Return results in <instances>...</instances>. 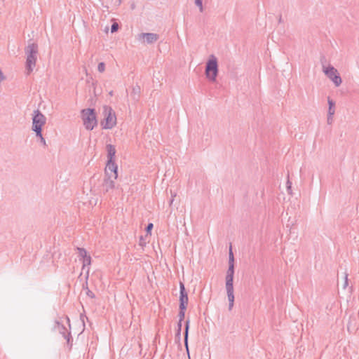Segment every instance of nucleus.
<instances>
[{
  "label": "nucleus",
  "instance_id": "dca6fc26",
  "mask_svg": "<svg viewBox=\"0 0 359 359\" xmlns=\"http://www.w3.org/2000/svg\"><path fill=\"white\" fill-rule=\"evenodd\" d=\"M140 93V88L138 86L133 87L131 95L134 100H138Z\"/></svg>",
  "mask_w": 359,
  "mask_h": 359
},
{
  "label": "nucleus",
  "instance_id": "7c9ffc66",
  "mask_svg": "<svg viewBox=\"0 0 359 359\" xmlns=\"http://www.w3.org/2000/svg\"><path fill=\"white\" fill-rule=\"evenodd\" d=\"M5 79V76L3 74L2 71L0 69V83Z\"/></svg>",
  "mask_w": 359,
  "mask_h": 359
},
{
  "label": "nucleus",
  "instance_id": "c9c22d12",
  "mask_svg": "<svg viewBox=\"0 0 359 359\" xmlns=\"http://www.w3.org/2000/svg\"><path fill=\"white\" fill-rule=\"evenodd\" d=\"M109 95H113V91L109 92Z\"/></svg>",
  "mask_w": 359,
  "mask_h": 359
},
{
  "label": "nucleus",
  "instance_id": "2f4dec72",
  "mask_svg": "<svg viewBox=\"0 0 359 359\" xmlns=\"http://www.w3.org/2000/svg\"><path fill=\"white\" fill-rule=\"evenodd\" d=\"M234 265V258H229V266Z\"/></svg>",
  "mask_w": 359,
  "mask_h": 359
},
{
  "label": "nucleus",
  "instance_id": "9d476101",
  "mask_svg": "<svg viewBox=\"0 0 359 359\" xmlns=\"http://www.w3.org/2000/svg\"><path fill=\"white\" fill-rule=\"evenodd\" d=\"M159 36L157 34L154 33H141L138 34L137 39L142 40L144 39V41L148 44H151L158 40Z\"/></svg>",
  "mask_w": 359,
  "mask_h": 359
},
{
  "label": "nucleus",
  "instance_id": "e433bc0d",
  "mask_svg": "<svg viewBox=\"0 0 359 359\" xmlns=\"http://www.w3.org/2000/svg\"><path fill=\"white\" fill-rule=\"evenodd\" d=\"M173 202V198L170 201V204H172Z\"/></svg>",
  "mask_w": 359,
  "mask_h": 359
},
{
  "label": "nucleus",
  "instance_id": "4468645a",
  "mask_svg": "<svg viewBox=\"0 0 359 359\" xmlns=\"http://www.w3.org/2000/svg\"><path fill=\"white\" fill-rule=\"evenodd\" d=\"M189 329V320H187L186 321V325H185V328H184V345L186 346V348H187V351L188 353H189V348H188Z\"/></svg>",
  "mask_w": 359,
  "mask_h": 359
},
{
  "label": "nucleus",
  "instance_id": "a878e982",
  "mask_svg": "<svg viewBox=\"0 0 359 359\" xmlns=\"http://www.w3.org/2000/svg\"><path fill=\"white\" fill-rule=\"evenodd\" d=\"M291 188H292V183L290 182L289 180H287V190L288 194H292Z\"/></svg>",
  "mask_w": 359,
  "mask_h": 359
},
{
  "label": "nucleus",
  "instance_id": "393cba45",
  "mask_svg": "<svg viewBox=\"0 0 359 359\" xmlns=\"http://www.w3.org/2000/svg\"><path fill=\"white\" fill-rule=\"evenodd\" d=\"M36 135L40 138L41 143L43 144L44 146H46V140L42 135V133L40 132L39 135Z\"/></svg>",
  "mask_w": 359,
  "mask_h": 359
},
{
  "label": "nucleus",
  "instance_id": "9b49d317",
  "mask_svg": "<svg viewBox=\"0 0 359 359\" xmlns=\"http://www.w3.org/2000/svg\"><path fill=\"white\" fill-rule=\"evenodd\" d=\"M54 328L55 330H57L62 335V337L67 339V343L69 344L70 340L72 339L71 333L67 331L65 325L59 321H56Z\"/></svg>",
  "mask_w": 359,
  "mask_h": 359
},
{
  "label": "nucleus",
  "instance_id": "0eeeda50",
  "mask_svg": "<svg viewBox=\"0 0 359 359\" xmlns=\"http://www.w3.org/2000/svg\"><path fill=\"white\" fill-rule=\"evenodd\" d=\"M226 290L229 301V309L231 310L234 303L233 276L226 275Z\"/></svg>",
  "mask_w": 359,
  "mask_h": 359
},
{
  "label": "nucleus",
  "instance_id": "2eb2a0df",
  "mask_svg": "<svg viewBox=\"0 0 359 359\" xmlns=\"http://www.w3.org/2000/svg\"><path fill=\"white\" fill-rule=\"evenodd\" d=\"M327 102H328V105H329L328 114H334L335 102L332 100H331L330 97H328V99H327Z\"/></svg>",
  "mask_w": 359,
  "mask_h": 359
},
{
  "label": "nucleus",
  "instance_id": "72a5a7b5",
  "mask_svg": "<svg viewBox=\"0 0 359 359\" xmlns=\"http://www.w3.org/2000/svg\"><path fill=\"white\" fill-rule=\"evenodd\" d=\"M122 2H123V0H118V1H116V5L117 6H119L122 4Z\"/></svg>",
  "mask_w": 359,
  "mask_h": 359
},
{
  "label": "nucleus",
  "instance_id": "b1692460",
  "mask_svg": "<svg viewBox=\"0 0 359 359\" xmlns=\"http://www.w3.org/2000/svg\"><path fill=\"white\" fill-rule=\"evenodd\" d=\"M348 274L347 273H346L345 276H344V285H343L344 289H345L348 286Z\"/></svg>",
  "mask_w": 359,
  "mask_h": 359
},
{
  "label": "nucleus",
  "instance_id": "7ed1b4c3",
  "mask_svg": "<svg viewBox=\"0 0 359 359\" xmlns=\"http://www.w3.org/2000/svg\"><path fill=\"white\" fill-rule=\"evenodd\" d=\"M104 120L101 122L103 129H111L116 124V116L112 108L109 106L103 107Z\"/></svg>",
  "mask_w": 359,
  "mask_h": 359
},
{
  "label": "nucleus",
  "instance_id": "f257e3e1",
  "mask_svg": "<svg viewBox=\"0 0 359 359\" xmlns=\"http://www.w3.org/2000/svg\"><path fill=\"white\" fill-rule=\"evenodd\" d=\"M38 52V44L29 41L27 46L25 48V53L26 55L25 70L27 75L30 74L36 66Z\"/></svg>",
  "mask_w": 359,
  "mask_h": 359
},
{
  "label": "nucleus",
  "instance_id": "f03ea898",
  "mask_svg": "<svg viewBox=\"0 0 359 359\" xmlns=\"http://www.w3.org/2000/svg\"><path fill=\"white\" fill-rule=\"evenodd\" d=\"M81 116L83 126L87 130H93L97 126L95 110L94 109H83L81 111Z\"/></svg>",
  "mask_w": 359,
  "mask_h": 359
},
{
  "label": "nucleus",
  "instance_id": "5701e85b",
  "mask_svg": "<svg viewBox=\"0 0 359 359\" xmlns=\"http://www.w3.org/2000/svg\"><path fill=\"white\" fill-rule=\"evenodd\" d=\"M118 29V25L117 22H114L111 27V33L116 32Z\"/></svg>",
  "mask_w": 359,
  "mask_h": 359
},
{
  "label": "nucleus",
  "instance_id": "c756f323",
  "mask_svg": "<svg viewBox=\"0 0 359 359\" xmlns=\"http://www.w3.org/2000/svg\"><path fill=\"white\" fill-rule=\"evenodd\" d=\"M182 321H180V320L178 322L177 336H180V335L181 329H182Z\"/></svg>",
  "mask_w": 359,
  "mask_h": 359
},
{
  "label": "nucleus",
  "instance_id": "aec40b11",
  "mask_svg": "<svg viewBox=\"0 0 359 359\" xmlns=\"http://www.w3.org/2000/svg\"><path fill=\"white\" fill-rule=\"evenodd\" d=\"M226 275L227 276H233L234 275V265H231V266H229V269L226 271Z\"/></svg>",
  "mask_w": 359,
  "mask_h": 359
},
{
  "label": "nucleus",
  "instance_id": "39448f33",
  "mask_svg": "<svg viewBox=\"0 0 359 359\" xmlns=\"http://www.w3.org/2000/svg\"><path fill=\"white\" fill-rule=\"evenodd\" d=\"M323 72L325 76L333 82L336 87H339L341 84L342 79L340 74L338 70L332 65H329L325 66L323 64Z\"/></svg>",
  "mask_w": 359,
  "mask_h": 359
},
{
  "label": "nucleus",
  "instance_id": "a211bd4d",
  "mask_svg": "<svg viewBox=\"0 0 359 359\" xmlns=\"http://www.w3.org/2000/svg\"><path fill=\"white\" fill-rule=\"evenodd\" d=\"M91 263V257L90 255H88L87 257H84V259H83V269H84V268L86 266H89Z\"/></svg>",
  "mask_w": 359,
  "mask_h": 359
},
{
  "label": "nucleus",
  "instance_id": "6e6552de",
  "mask_svg": "<svg viewBox=\"0 0 359 359\" xmlns=\"http://www.w3.org/2000/svg\"><path fill=\"white\" fill-rule=\"evenodd\" d=\"M117 169L118 167L115 163V161H107L105 168L106 176H111L114 180H116L118 177Z\"/></svg>",
  "mask_w": 359,
  "mask_h": 359
},
{
  "label": "nucleus",
  "instance_id": "ddd939ff",
  "mask_svg": "<svg viewBox=\"0 0 359 359\" xmlns=\"http://www.w3.org/2000/svg\"><path fill=\"white\" fill-rule=\"evenodd\" d=\"M107 161H114L115 154H116V149L114 146L111 144L107 145Z\"/></svg>",
  "mask_w": 359,
  "mask_h": 359
},
{
  "label": "nucleus",
  "instance_id": "6ab92c4d",
  "mask_svg": "<svg viewBox=\"0 0 359 359\" xmlns=\"http://www.w3.org/2000/svg\"><path fill=\"white\" fill-rule=\"evenodd\" d=\"M186 309H187V307H184L183 309H182V307H180V311H179V314H178L180 321H182L184 320V316H185V310Z\"/></svg>",
  "mask_w": 359,
  "mask_h": 359
},
{
  "label": "nucleus",
  "instance_id": "bb28decb",
  "mask_svg": "<svg viewBox=\"0 0 359 359\" xmlns=\"http://www.w3.org/2000/svg\"><path fill=\"white\" fill-rule=\"evenodd\" d=\"M153 226H154V225L152 223L148 224V225L146 227V231L147 232V233H151V231L153 229Z\"/></svg>",
  "mask_w": 359,
  "mask_h": 359
},
{
  "label": "nucleus",
  "instance_id": "f3484780",
  "mask_svg": "<svg viewBox=\"0 0 359 359\" xmlns=\"http://www.w3.org/2000/svg\"><path fill=\"white\" fill-rule=\"evenodd\" d=\"M79 256L81 257L82 259H84V257H87V252L84 248H77Z\"/></svg>",
  "mask_w": 359,
  "mask_h": 359
},
{
  "label": "nucleus",
  "instance_id": "423d86ee",
  "mask_svg": "<svg viewBox=\"0 0 359 359\" xmlns=\"http://www.w3.org/2000/svg\"><path fill=\"white\" fill-rule=\"evenodd\" d=\"M46 122V116L39 110H34L32 117V129L36 133V135H39L42 132V127Z\"/></svg>",
  "mask_w": 359,
  "mask_h": 359
},
{
  "label": "nucleus",
  "instance_id": "473e14b6",
  "mask_svg": "<svg viewBox=\"0 0 359 359\" xmlns=\"http://www.w3.org/2000/svg\"><path fill=\"white\" fill-rule=\"evenodd\" d=\"M229 257V258H234L233 254V252H232V249H231V246H230Z\"/></svg>",
  "mask_w": 359,
  "mask_h": 359
},
{
  "label": "nucleus",
  "instance_id": "f8f14e48",
  "mask_svg": "<svg viewBox=\"0 0 359 359\" xmlns=\"http://www.w3.org/2000/svg\"><path fill=\"white\" fill-rule=\"evenodd\" d=\"M103 189L107 192L113 189L115 187L113 177L106 176L103 182Z\"/></svg>",
  "mask_w": 359,
  "mask_h": 359
},
{
  "label": "nucleus",
  "instance_id": "412c9836",
  "mask_svg": "<svg viewBox=\"0 0 359 359\" xmlns=\"http://www.w3.org/2000/svg\"><path fill=\"white\" fill-rule=\"evenodd\" d=\"M97 70L100 72H104L105 70V64L104 62H100L97 66Z\"/></svg>",
  "mask_w": 359,
  "mask_h": 359
},
{
  "label": "nucleus",
  "instance_id": "1a4fd4ad",
  "mask_svg": "<svg viewBox=\"0 0 359 359\" xmlns=\"http://www.w3.org/2000/svg\"><path fill=\"white\" fill-rule=\"evenodd\" d=\"M188 294L182 282L180 283V307L183 309L188 304Z\"/></svg>",
  "mask_w": 359,
  "mask_h": 359
},
{
  "label": "nucleus",
  "instance_id": "4be33fe9",
  "mask_svg": "<svg viewBox=\"0 0 359 359\" xmlns=\"http://www.w3.org/2000/svg\"><path fill=\"white\" fill-rule=\"evenodd\" d=\"M195 4L199 8L200 11L202 12L203 11V0H195Z\"/></svg>",
  "mask_w": 359,
  "mask_h": 359
},
{
  "label": "nucleus",
  "instance_id": "f704fd0d",
  "mask_svg": "<svg viewBox=\"0 0 359 359\" xmlns=\"http://www.w3.org/2000/svg\"><path fill=\"white\" fill-rule=\"evenodd\" d=\"M130 7H131V9H133H133H135V3H133V4H131Z\"/></svg>",
  "mask_w": 359,
  "mask_h": 359
},
{
  "label": "nucleus",
  "instance_id": "cd10ccee",
  "mask_svg": "<svg viewBox=\"0 0 359 359\" xmlns=\"http://www.w3.org/2000/svg\"><path fill=\"white\" fill-rule=\"evenodd\" d=\"M333 115L334 114H327V123L328 124H332V121H333Z\"/></svg>",
  "mask_w": 359,
  "mask_h": 359
},
{
  "label": "nucleus",
  "instance_id": "c85d7f7f",
  "mask_svg": "<svg viewBox=\"0 0 359 359\" xmlns=\"http://www.w3.org/2000/svg\"><path fill=\"white\" fill-rule=\"evenodd\" d=\"M86 294L90 297L91 299H93L95 297V294L90 290L87 288Z\"/></svg>",
  "mask_w": 359,
  "mask_h": 359
},
{
  "label": "nucleus",
  "instance_id": "20e7f679",
  "mask_svg": "<svg viewBox=\"0 0 359 359\" xmlns=\"http://www.w3.org/2000/svg\"><path fill=\"white\" fill-rule=\"evenodd\" d=\"M205 76L210 81H215L218 74L217 60L212 55L205 66Z\"/></svg>",
  "mask_w": 359,
  "mask_h": 359
}]
</instances>
